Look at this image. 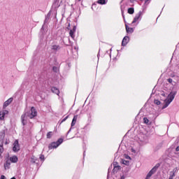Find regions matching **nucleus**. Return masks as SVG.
Masks as SVG:
<instances>
[{
  "mask_svg": "<svg viewBox=\"0 0 179 179\" xmlns=\"http://www.w3.org/2000/svg\"><path fill=\"white\" fill-rule=\"evenodd\" d=\"M51 92H52L55 94H57V96H59L61 92L59 90L55 87H52L51 88Z\"/></svg>",
  "mask_w": 179,
  "mask_h": 179,
  "instance_id": "9d476101",
  "label": "nucleus"
},
{
  "mask_svg": "<svg viewBox=\"0 0 179 179\" xmlns=\"http://www.w3.org/2000/svg\"><path fill=\"white\" fill-rule=\"evenodd\" d=\"M68 117H66L65 119H64V121H65V120H66Z\"/></svg>",
  "mask_w": 179,
  "mask_h": 179,
  "instance_id": "c9c22d12",
  "label": "nucleus"
},
{
  "mask_svg": "<svg viewBox=\"0 0 179 179\" xmlns=\"http://www.w3.org/2000/svg\"><path fill=\"white\" fill-rule=\"evenodd\" d=\"M129 41V37L125 36L122 42V45H127Z\"/></svg>",
  "mask_w": 179,
  "mask_h": 179,
  "instance_id": "ddd939ff",
  "label": "nucleus"
},
{
  "mask_svg": "<svg viewBox=\"0 0 179 179\" xmlns=\"http://www.w3.org/2000/svg\"><path fill=\"white\" fill-rule=\"evenodd\" d=\"M176 94H177V91L174 90L169 92L162 91L161 92L160 97L162 100H163V101L164 102V108H166V107H169L170 103H171V101L174 100Z\"/></svg>",
  "mask_w": 179,
  "mask_h": 179,
  "instance_id": "f257e3e1",
  "label": "nucleus"
},
{
  "mask_svg": "<svg viewBox=\"0 0 179 179\" xmlns=\"http://www.w3.org/2000/svg\"><path fill=\"white\" fill-rule=\"evenodd\" d=\"M59 146L57 142L52 143L49 145V149H57Z\"/></svg>",
  "mask_w": 179,
  "mask_h": 179,
  "instance_id": "9b49d317",
  "label": "nucleus"
},
{
  "mask_svg": "<svg viewBox=\"0 0 179 179\" xmlns=\"http://www.w3.org/2000/svg\"><path fill=\"white\" fill-rule=\"evenodd\" d=\"M0 141H2L4 145H9V143L10 142L9 141V138H8V136H6L4 133L0 134Z\"/></svg>",
  "mask_w": 179,
  "mask_h": 179,
  "instance_id": "423d86ee",
  "label": "nucleus"
},
{
  "mask_svg": "<svg viewBox=\"0 0 179 179\" xmlns=\"http://www.w3.org/2000/svg\"><path fill=\"white\" fill-rule=\"evenodd\" d=\"M154 103H155V104H156L157 106H160V104H161L160 101H159L158 99H155V100H154Z\"/></svg>",
  "mask_w": 179,
  "mask_h": 179,
  "instance_id": "5701e85b",
  "label": "nucleus"
},
{
  "mask_svg": "<svg viewBox=\"0 0 179 179\" xmlns=\"http://www.w3.org/2000/svg\"><path fill=\"white\" fill-rule=\"evenodd\" d=\"M5 178H6L5 176H3V175L1 176V178L0 179H5Z\"/></svg>",
  "mask_w": 179,
  "mask_h": 179,
  "instance_id": "7c9ffc66",
  "label": "nucleus"
},
{
  "mask_svg": "<svg viewBox=\"0 0 179 179\" xmlns=\"http://www.w3.org/2000/svg\"><path fill=\"white\" fill-rule=\"evenodd\" d=\"M120 166V165H118V162H113V167H118Z\"/></svg>",
  "mask_w": 179,
  "mask_h": 179,
  "instance_id": "cd10ccee",
  "label": "nucleus"
},
{
  "mask_svg": "<svg viewBox=\"0 0 179 179\" xmlns=\"http://www.w3.org/2000/svg\"><path fill=\"white\" fill-rule=\"evenodd\" d=\"M174 177H176V173L173 171L170 172L169 179H173Z\"/></svg>",
  "mask_w": 179,
  "mask_h": 179,
  "instance_id": "4be33fe9",
  "label": "nucleus"
},
{
  "mask_svg": "<svg viewBox=\"0 0 179 179\" xmlns=\"http://www.w3.org/2000/svg\"><path fill=\"white\" fill-rule=\"evenodd\" d=\"M27 118H29V115L27 114V112L24 110V113L21 115V122L22 125H26L27 122Z\"/></svg>",
  "mask_w": 179,
  "mask_h": 179,
  "instance_id": "39448f33",
  "label": "nucleus"
},
{
  "mask_svg": "<svg viewBox=\"0 0 179 179\" xmlns=\"http://www.w3.org/2000/svg\"><path fill=\"white\" fill-rule=\"evenodd\" d=\"M9 114V110H3L0 111V120L1 121H3L5 120V115H8Z\"/></svg>",
  "mask_w": 179,
  "mask_h": 179,
  "instance_id": "6e6552de",
  "label": "nucleus"
},
{
  "mask_svg": "<svg viewBox=\"0 0 179 179\" xmlns=\"http://www.w3.org/2000/svg\"><path fill=\"white\" fill-rule=\"evenodd\" d=\"M98 3H100L101 5H104V3H106V0H99Z\"/></svg>",
  "mask_w": 179,
  "mask_h": 179,
  "instance_id": "393cba45",
  "label": "nucleus"
},
{
  "mask_svg": "<svg viewBox=\"0 0 179 179\" xmlns=\"http://www.w3.org/2000/svg\"><path fill=\"white\" fill-rule=\"evenodd\" d=\"M167 80L169 83H173V79L169 78Z\"/></svg>",
  "mask_w": 179,
  "mask_h": 179,
  "instance_id": "c756f323",
  "label": "nucleus"
},
{
  "mask_svg": "<svg viewBox=\"0 0 179 179\" xmlns=\"http://www.w3.org/2000/svg\"><path fill=\"white\" fill-rule=\"evenodd\" d=\"M75 31H76V27H73V31L72 30L70 31L69 34L71 37H72V38H73V33H75Z\"/></svg>",
  "mask_w": 179,
  "mask_h": 179,
  "instance_id": "6ab92c4d",
  "label": "nucleus"
},
{
  "mask_svg": "<svg viewBox=\"0 0 179 179\" xmlns=\"http://www.w3.org/2000/svg\"><path fill=\"white\" fill-rule=\"evenodd\" d=\"M126 26V31L127 33H134V29L133 28H129L128 27V25H125Z\"/></svg>",
  "mask_w": 179,
  "mask_h": 179,
  "instance_id": "dca6fc26",
  "label": "nucleus"
},
{
  "mask_svg": "<svg viewBox=\"0 0 179 179\" xmlns=\"http://www.w3.org/2000/svg\"><path fill=\"white\" fill-rule=\"evenodd\" d=\"M127 159H122V162L123 164H124L125 166H129V160H131V157H127Z\"/></svg>",
  "mask_w": 179,
  "mask_h": 179,
  "instance_id": "f8f14e48",
  "label": "nucleus"
},
{
  "mask_svg": "<svg viewBox=\"0 0 179 179\" xmlns=\"http://www.w3.org/2000/svg\"><path fill=\"white\" fill-rule=\"evenodd\" d=\"M134 12L135 10H134V8H130L128 9V13H129V15H134Z\"/></svg>",
  "mask_w": 179,
  "mask_h": 179,
  "instance_id": "412c9836",
  "label": "nucleus"
},
{
  "mask_svg": "<svg viewBox=\"0 0 179 179\" xmlns=\"http://www.w3.org/2000/svg\"><path fill=\"white\" fill-rule=\"evenodd\" d=\"M62 142H64V140L62 138H59L56 143H57V145L59 146Z\"/></svg>",
  "mask_w": 179,
  "mask_h": 179,
  "instance_id": "b1692460",
  "label": "nucleus"
},
{
  "mask_svg": "<svg viewBox=\"0 0 179 179\" xmlns=\"http://www.w3.org/2000/svg\"><path fill=\"white\" fill-rule=\"evenodd\" d=\"M0 153H3V144L0 145Z\"/></svg>",
  "mask_w": 179,
  "mask_h": 179,
  "instance_id": "a878e982",
  "label": "nucleus"
},
{
  "mask_svg": "<svg viewBox=\"0 0 179 179\" xmlns=\"http://www.w3.org/2000/svg\"><path fill=\"white\" fill-rule=\"evenodd\" d=\"M139 17H141V14H138V15H136V16L134 17V19L132 23H136V22H138V20H139Z\"/></svg>",
  "mask_w": 179,
  "mask_h": 179,
  "instance_id": "aec40b11",
  "label": "nucleus"
},
{
  "mask_svg": "<svg viewBox=\"0 0 179 179\" xmlns=\"http://www.w3.org/2000/svg\"><path fill=\"white\" fill-rule=\"evenodd\" d=\"M176 151H177V152H179V146H178V147L176 148Z\"/></svg>",
  "mask_w": 179,
  "mask_h": 179,
  "instance_id": "2f4dec72",
  "label": "nucleus"
},
{
  "mask_svg": "<svg viewBox=\"0 0 179 179\" xmlns=\"http://www.w3.org/2000/svg\"><path fill=\"white\" fill-rule=\"evenodd\" d=\"M120 179H125V178L124 176H122Z\"/></svg>",
  "mask_w": 179,
  "mask_h": 179,
  "instance_id": "473e14b6",
  "label": "nucleus"
},
{
  "mask_svg": "<svg viewBox=\"0 0 179 179\" xmlns=\"http://www.w3.org/2000/svg\"><path fill=\"white\" fill-rule=\"evenodd\" d=\"M24 110L28 114V117L30 118V120H33V118L37 117V109H36V108L34 106L31 108H27L24 109Z\"/></svg>",
  "mask_w": 179,
  "mask_h": 179,
  "instance_id": "f03ea898",
  "label": "nucleus"
},
{
  "mask_svg": "<svg viewBox=\"0 0 179 179\" xmlns=\"http://www.w3.org/2000/svg\"><path fill=\"white\" fill-rule=\"evenodd\" d=\"M10 179H16V178H15V177H13V178H11Z\"/></svg>",
  "mask_w": 179,
  "mask_h": 179,
  "instance_id": "f704fd0d",
  "label": "nucleus"
},
{
  "mask_svg": "<svg viewBox=\"0 0 179 179\" xmlns=\"http://www.w3.org/2000/svg\"><path fill=\"white\" fill-rule=\"evenodd\" d=\"M13 150V152H19V150H20V145H19V141L17 140L14 141Z\"/></svg>",
  "mask_w": 179,
  "mask_h": 179,
  "instance_id": "0eeeda50",
  "label": "nucleus"
},
{
  "mask_svg": "<svg viewBox=\"0 0 179 179\" xmlns=\"http://www.w3.org/2000/svg\"><path fill=\"white\" fill-rule=\"evenodd\" d=\"M41 160H44V157H41Z\"/></svg>",
  "mask_w": 179,
  "mask_h": 179,
  "instance_id": "72a5a7b5",
  "label": "nucleus"
},
{
  "mask_svg": "<svg viewBox=\"0 0 179 179\" xmlns=\"http://www.w3.org/2000/svg\"><path fill=\"white\" fill-rule=\"evenodd\" d=\"M10 163H17V157H10V159H6V163L4 164V169H9Z\"/></svg>",
  "mask_w": 179,
  "mask_h": 179,
  "instance_id": "7ed1b4c3",
  "label": "nucleus"
},
{
  "mask_svg": "<svg viewBox=\"0 0 179 179\" xmlns=\"http://www.w3.org/2000/svg\"><path fill=\"white\" fill-rule=\"evenodd\" d=\"M31 163H32V164H34V163L38 164V159L36 157H32L31 158Z\"/></svg>",
  "mask_w": 179,
  "mask_h": 179,
  "instance_id": "2eb2a0df",
  "label": "nucleus"
},
{
  "mask_svg": "<svg viewBox=\"0 0 179 179\" xmlns=\"http://www.w3.org/2000/svg\"><path fill=\"white\" fill-rule=\"evenodd\" d=\"M119 170H121V166L113 167V174H117V173H118Z\"/></svg>",
  "mask_w": 179,
  "mask_h": 179,
  "instance_id": "4468645a",
  "label": "nucleus"
},
{
  "mask_svg": "<svg viewBox=\"0 0 179 179\" xmlns=\"http://www.w3.org/2000/svg\"><path fill=\"white\" fill-rule=\"evenodd\" d=\"M51 49L54 50L55 51H58V50H59V45H52Z\"/></svg>",
  "mask_w": 179,
  "mask_h": 179,
  "instance_id": "a211bd4d",
  "label": "nucleus"
},
{
  "mask_svg": "<svg viewBox=\"0 0 179 179\" xmlns=\"http://www.w3.org/2000/svg\"><path fill=\"white\" fill-rule=\"evenodd\" d=\"M78 120V115H75L73 117V119L72 120V122H71V127H73L75 125V124H76V120Z\"/></svg>",
  "mask_w": 179,
  "mask_h": 179,
  "instance_id": "f3484780",
  "label": "nucleus"
},
{
  "mask_svg": "<svg viewBox=\"0 0 179 179\" xmlns=\"http://www.w3.org/2000/svg\"><path fill=\"white\" fill-rule=\"evenodd\" d=\"M12 101H13V98H9L8 99H7L3 104V108H6V107H8V106H10V104L12 103Z\"/></svg>",
  "mask_w": 179,
  "mask_h": 179,
  "instance_id": "1a4fd4ad",
  "label": "nucleus"
},
{
  "mask_svg": "<svg viewBox=\"0 0 179 179\" xmlns=\"http://www.w3.org/2000/svg\"><path fill=\"white\" fill-rule=\"evenodd\" d=\"M160 167V164H157L150 171V172L148 173L145 179H149L150 178L153 174H155V173H156L157 171V169H159Z\"/></svg>",
  "mask_w": 179,
  "mask_h": 179,
  "instance_id": "20e7f679",
  "label": "nucleus"
},
{
  "mask_svg": "<svg viewBox=\"0 0 179 179\" xmlns=\"http://www.w3.org/2000/svg\"><path fill=\"white\" fill-rule=\"evenodd\" d=\"M52 134V133H51V132L48 133L47 138H51Z\"/></svg>",
  "mask_w": 179,
  "mask_h": 179,
  "instance_id": "c85d7f7f",
  "label": "nucleus"
},
{
  "mask_svg": "<svg viewBox=\"0 0 179 179\" xmlns=\"http://www.w3.org/2000/svg\"><path fill=\"white\" fill-rule=\"evenodd\" d=\"M144 124H149V120L146 117L143 118Z\"/></svg>",
  "mask_w": 179,
  "mask_h": 179,
  "instance_id": "bb28decb",
  "label": "nucleus"
}]
</instances>
